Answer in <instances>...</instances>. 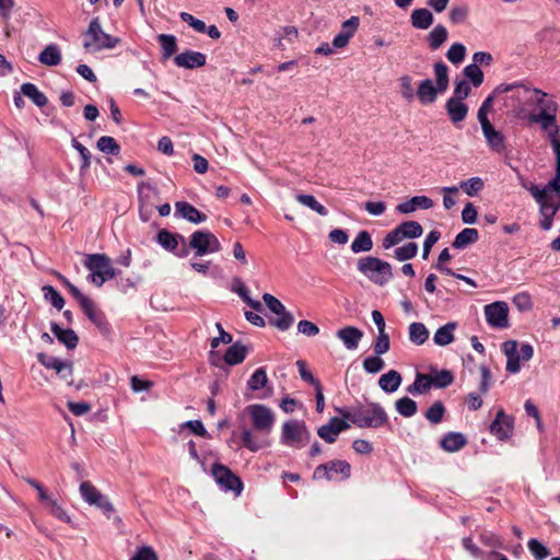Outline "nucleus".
I'll use <instances>...</instances> for the list:
<instances>
[{
	"instance_id": "6e6552de",
	"label": "nucleus",
	"mask_w": 560,
	"mask_h": 560,
	"mask_svg": "<svg viewBox=\"0 0 560 560\" xmlns=\"http://www.w3.org/2000/svg\"><path fill=\"white\" fill-rule=\"evenodd\" d=\"M189 247L196 250V256H203L221 250V244L217 236L209 231H196L191 234Z\"/></svg>"
},
{
	"instance_id": "a19ab883",
	"label": "nucleus",
	"mask_w": 560,
	"mask_h": 560,
	"mask_svg": "<svg viewBox=\"0 0 560 560\" xmlns=\"http://www.w3.org/2000/svg\"><path fill=\"white\" fill-rule=\"evenodd\" d=\"M295 199L299 203L312 209L322 217H326L328 214L327 209L312 195L298 194Z\"/></svg>"
},
{
	"instance_id": "c03bdc74",
	"label": "nucleus",
	"mask_w": 560,
	"mask_h": 560,
	"mask_svg": "<svg viewBox=\"0 0 560 560\" xmlns=\"http://www.w3.org/2000/svg\"><path fill=\"white\" fill-rule=\"evenodd\" d=\"M445 412L443 402L436 400L427 409L424 417L430 423L438 424L443 420Z\"/></svg>"
},
{
	"instance_id": "774afa93",
	"label": "nucleus",
	"mask_w": 560,
	"mask_h": 560,
	"mask_svg": "<svg viewBox=\"0 0 560 560\" xmlns=\"http://www.w3.org/2000/svg\"><path fill=\"white\" fill-rule=\"evenodd\" d=\"M129 560H159L156 552L149 546L140 547Z\"/></svg>"
},
{
	"instance_id": "c9c22d12",
	"label": "nucleus",
	"mask_w": 560,
	"mask_h": 560,
	"mask_svg": "<svg viewBox=\"0 0 560 560\" xmlns=\"http://www.w3.org/2000/svg\"><path fill=\"white\" fill-rule=\"evenodd\" d=\"M373 248L371 234L366 230L360 231L351 244L354 254L370 252Z\"/></svg>"
},
{
	"instance_id": "2eb2a0df",
	"label": "nucleus",
	"mask_w": 560,
	"mask_h": 560,
	"mask_svg": "<svg viewBox=\"0 0 560 560\" xmlns=\"http://www.w3.org/2000/svg\"><path fill=\"white\" fill-rule=\"evenodd\" d=\"M350 428L347 419L332 417L329 422L317 430V434L327 443H334L340 432Z\"/></svg>"
},
{
	"instance_id": "9b49d317",
	"label": "nucleus",
	"mask_w": 560,
	"mask_h": 560,
	"mask_svg": "<svg viewBox=\"0 0 560 560\" xmlns=\"http://www.w3.org/2000/svg\"><path fill=\"white\" fill-rule=\"evenodd\" d=\"M212 475L215 481L225 490L241 493L243 489L242 480L226 466L219 463L213 464Z\"/></svg>"
},
{
	"instance_id": "0e129e2a",
	"label": "nucleus",
	"mask_w": 560,
	"mask_h": 560,
	"mask_svg": "<svg viewBox=\"0 0 560 560\" xmlns=\"http://www.w3.org/2000/svg\"><path fill=\"white\" fill-rule=\"evenodd\" d=\"M559 197L558 202L552 201V196L547 198L546 200L539 202V211L542 217H555L557 211L560 209V192L556 194Z\"/></svg>"
},
{
	"instance_id": "423d86ee",
	"label": "nucleus",
	"mask_w": 560,
	"mask_h": 560,
	"mask_svg": "<svg viewBox=\"0 0 560 560\" xmlns=\"http://www.w3.org/2000/svg\"><path fill=\"white\" fill-rule=\"evenodd\" d=\"M244 413L250 417L253 428L262 433L269 434L275 424V415L272 410L261 404L248 405L244 409Z\"/></svg>"
},
{
	"instance_id": "f257e3e1",
	"label": "nucleus",
	"mask_w": 560,
	"mask_h": 560,
	"mask_svg": "<svg viewBox=\"0 0 560 560\" xmlns=\"http://www.w3.org/2000/svg\"><path fill=\"white\" fill-rule=\"evenodd\" d=\"M345 419L349 420L352 424L358 428H380L384 425L388 417L384 408L376 402H370L366 409L355 408L351 412L341 411Z\"/></svg>"
},
{
	"instance_id": "bf43d9fd",
	"label": "nucleus",
	"mask_w": 560,
	"mask_h": 560,
	"mask_svg": "<svg viewBox=\"0 0 560 560\" xmlns=\"http://www.w3.org/2000/svg\"><path fill=\"white\" fill-rule=\"evenodd\" d=\"M468 13L469 9L466 4L454 5L448 13V18L453 24L458 25L466 22Z\"/></svg>"
},
{
	"instance_id": "393cba45",
	"label": "nucleus",
	"mask_w": 560,
	"mask_h": 560,
	"mask_svg": "<svg viewBox=\"0 0 560 560\" xmlns=\"http://www.w3.org/2000/svg\"><path fill=\"white\" fill-rule=\"evenodd\" d=\"M410 21L415 28L427 30L433 24L434 16L430 10L420 8L411 12Z\"/></svg>"
},
{
	"instance_id": "7ed1b4c3",
	"label": "nucleus",
	"mask_w": 560,
	"mask_h": 560,
	"mask_svg": "<svg viewBox=\"0 0 560 560\" xmlns=\"http://www.w3.org/2000/svg\"><path fill=\"white\" fill-rule=\"evenodd\" d=\"M357 267L362 275L380 287L388 283L394 276L390 264L374 256L359 258Z\"/></svg>"
},
{
	"instance_id": "4be33fe9",
	"label": "nucleus",
	"mask_w": 560,
	"mask_h": 560,
	"mask_svg": "<svg viewBox=\"0 0 560 560\" xmlns=\"http://www.w3.org/2000/svg\"><path fill=\"white\" fill-rule=\"evenodd\" d=\"M445 110L450 120L456 125L466 118L468 114V106L463 101L448 98L445 103Z\"/></svg>"
},
{
	"instance_id": "1a4fd4ad",
	"label": "nucleus",
	"mask_w": 560,
	"mask_h": 560,
	"mask_svg": "<svg viewBox=\"0 0 560 560\" xmlns=\"http://www.w3.org/2000/svg\"><path fill=\"white\" fill-rule=\"evenodd\" d=\"M262 300L273 314L279 315L278 318L270 320V324L281 331L288 330L294 323L293 315L288 312L284 305L272 294L265 293Z\"/></svg>"
},
{
	"instance_id": "338daca9",
	"label": "nucleus",
	"mask_w": 560,
	"mask_h": 560,
	"mask_svg": "<svg viewBox=\"0 0 560 560\" xmlns=\"http://www.w3.org/2000/svg\"><path fill=\"white\" fill-rule=\"evenodd\" d=\"M390 348L389 336L385 332H380L374 345L373 350L376 355L385 354Z\"/></svg>"
},
{
	"instance_id": "f3484780",
	"label": "nucleus",
	"mask_w": 560,
	"mask_h": 560,
	"mask_svg": "<svg viewBox=\"0 0 560 560\" xmlns=\"http://www.w3.org/2000/svg\"><path fill=\"white\" fill-rule=\"evenodd\" d=\"M444 92V90H439V85L434 84L431 79H424L420 81L416 95L422 105H429L434 103L438 95Z\"/></svg>"
},
{
	"instance_id": "603ef678",
	"label": "nucleus",
	"mask_w": 560,
	"mask_h": 560,
	"mask_svg": "<svg viewBox=\"0 0 560 560\" xmlns=\"http://www.w3.org/2000/svg\"><path fill=\"white\" fill-rule=\"evenodd\" d=\"M268 382L267 373L265 368L257 369L247 381V387L250 390H258L266 386Z\"/></svg>"
},
{
	"instance_id": "39448f33",
	"label": "nucleus",
	"mask_w": 560,
	"mask_h": 560,
	"mask_svg": "<svg viewBox=\"0 0 560 560\" xmlns=\"http://www.w3.org/2000/svg\"><path fill=\"white\" fill-rule=\"evenodd\" d=\"M311 440V432L304 421L289 420L282 424L281 442L284 445L302 448Z\"/></svg>"
},
{
	"instance_id": "e433bc0d",
	"label": "nucleus",
	"mask_w": 560,
	"mask_h": 560,
	"mask_svg": "<svg viewBox=\"0 0 560 560\" xmlns=\"http://www.w3.org/2000/svg\"><path fill=\"white\" fill-rule=\"evenodd\" d=\"M409 340L421 346L429 339V330L422 323H411L408 328Z\"/></svg>"
},
{
	"instance_id": "2f4dec72",
	"label": "nucleus",
	"mask_w": 560,
	"mask_h": 560,
	"mask_svg": "<svg viewBox=\"0 0 560 560\" xmlns=\"http://www.w3.org/2000/svg\"><path fill=\"white\" fill-rule=\"evenodd\" d=\"M448 38V32L442 24H438L428 34L427 42L431 50H438Z\"/></svg>"
},
{
	"instance_id": "cd10ccee",
	"label": "nucleus",
	"mask_w": 560,
	"mask_h": 560,
	"mask_svg": "<svg viewBox=\"0 0 560 560\" xmlns=\"http://www.w3.org/2000/svg\"><path fill=\"white\" fill-rule=\"evenodd\" d=\"M456 327L457 324L455 322H450L444 326L440 327L433 336L434 343L441 347L452 343L455 339L454 330L456 329Z\"/></svg>"
},
{
	"instance_id": "e2e57ef3",
	"label": "nucleus",
	"mask_w": 560,
	"mask_h": 560,
	"mask_svg": "<svg viewBox=\"0 0 560 560\" xmlns=\"http://www.w3.org/2000/svg\"><path fill=\"white\" fill-rule=\"evenodd\" d=\"M453 96L451 98L456 101H463L467 98L471 92V86L466 80H455L454 82Z\"/></svg>"
},
{
	"instance_id": "0eeeda50",
	"label": "nucleus",
	"mask_w": 560,
	"mask_h": 560,
	"mask_svg": "<svg viewBox=\"0 0 560 560\" xmlns=\"http://www.w3.org/2000/svg\"><path fill=\"white\" fill-rule=\"evenodd\" d=\"M351 476V466L348 462L341 459L330 460L326 464L318 465L314 472L313 479L320 480H347Z\"/></svg>"
},
{
	"instance_id": "de8ad7c7",
	"label": "nucleus",
	"mask_w": 560,
	"mask_h": 560,
	"mask_svg": "<svg viewBox=\"0 0 560 560\" xmlns=\"http://www.w3.org/2000/svg\"><path fill=\"white\" fill-rule=\"evenodd\" d=\"M397 412L406 418H410L417 413L418 406L415 400L409 397H402L395 402Z\"/></svg>"
},
{
	"instance_id": "052dcab7",
	"label": "nucleus",
	"mask_w": 560,
	"mask_h": 560,
	"mask_svg": "<svg viewBox=\"0 0 560 560\" xmlns=\"http://www.w3.org/2000/svg\"><path fill=\"white\" fill-rule=\"evenodd\" d=\"M385 366L384 360L381 355L368 357L363 360V369L366 373L376 374L381 372Z\"/></svg>"
},
{
	"instance_id": "5701e85b",
	"label": "nucleus",
	"mask_w": 560,
	"mask_h": 560,
	"mask_svg": "<svg viewBox=\"0 0 560 560\" xmlns=\"http://www.w3.org/2000/svg\"><path fill=\"white\" fill-rule=\"evenodd\" d=\"M50 329L59 342L68 349H74L78 346L79 337L73 329H63L57 323H51Z\"/></svg>"
},
{
	"instance_id": "864d4df0",
	"label": "nucleus",
	"mask_w": 560,
	"mask_h": 560,
	"mask_svg": "<svg viewBox=\"0 0 560 560\" xmlns=\"http://www.w3.org/2000/svg\"><path fill=\"white\" fill-rule=\"evenodd\" d=\"M431 386L436 388H445L450 386L454 382V375L448 370H442L435 373V375H430Z\"/></svg>"
},
{
	"instance_id": "4468645a",
	"label": "nucleus",
	"mask_w": 560,
	"mask_h": 560,
	"mask_svg": "<svg viewBox=\"0 0 560 560\" xmlns=\"http://www.w3.org/2000/svg\"><path fill=\"white\" fill-rule=\"evenodd\" d=\"M514 421L513 418L500 409L493 422L490 424V432L499 440H506L512 435Z\"/></svg>"
},
{
	"instance_id": "c85d7f7f",
	"label": "nucleus",
	"mask_w": 560,
	"mask_h": 560,
	"mask_svg": "<svg viewBox=\"0 0 560 560\" xmlns=\"http://www.w3.org/2000/svg\"><path fill=\"white\" fill-rule=\"evenodd\" d=\"M552 183H553V178L548 184H546L544 187L533 184L528 188V191L534 197V199L536 200L537 203L546 200L547 198L552 196V194L560 192V182H558L557 187L550 186Z\"/></svg>"
},
{
	"instance_id": "dca6fc26",
	"label": "nucleus",
	"mask_w": 560,
	"mask_h": 560,
	"mask_svg": "<svg viewBox=\"0 0 560 560\" xmlns=\"http://www.w3.org/2000/svg\"><path fill=\"white\" fill-rule=\"evenodd\" d=\"M207 57L205 54L194 50H186L174 57V62L179 68L195 69L206 65Z\"/></svg>"
},
{
	"instance_id": "680f3d73",
	"label": "nucleus",
	"mask_w": 560,
	"mask_h": 560,
	"mask_svg": "<svg viewBox=\"0 0 560 560\" xmlns=\"http://www.w3.org/2000/svg\"><path fill=\"white\" fill-rule=\"evenodd\" d=\"M44 296L48 300L54 307L61 310L65 305V299L61 294L51 285L43 287Z\"/></svg>"
},
{
	"instance_id": "7c9ffc66",
	"label": "nucleus",
	"mask_w": 560,
	"mask_h": 560,
	"mask_svg": "<svg viewBox=\"0 0 560 560\" xmlns=\"http://www.w3.org/2000/svg\"><path fill=\"white\" fill-rule=\"evenodd\" d=\"M21 94L28 97L38 107H44L48 103L47 96L30 82L21 85Z\"/></svg>"
},
{
	"instance_id": "4c0bfd02",
	"label": "nucleus",
	"mask_w": 560,
	"mask_h": 560,
	"mask_svg": "<svg viewBox=\"0 0 560 560\" xmlns=\"http://www.w3.org/2000/svg\"><path fill=\"white\" fill-rule=\"evenodd\" d=\"M158 40L161 44L163 60L170 59L177 51L178 46L174 35L160 34Z\"/></svg>"
},
{
	"instance_id": "aec40b11",
	"label": "nucleus",
	"mask_w": 560,
	"mask_h": 560,
	"mask_svg": "<svg viewBox=\"0 0 560 560\" xmlns=\"http://www.w3.org/2000/svg\"><path fill=\"white\" fill-rule=\"evenodd\" d=\"M175 214L186 219L190 223L199 224L207 220V215L187 201L175 203Z\"/></svg>"
},
{
	"instance_id": "20e7f679",
	"label": "nucleus",
	"mask_w": 560,
	"mask_h": 560,
	"mask_svg": "<svg viewBox=\"0 0 560 560\" xmlns=\"http://www.w3.org/2000/svg\"><path fill=\"white\" fill-rule=\"evenodd\" d=\"M120 39L105 33L102 28L100 18H94L83 34V47L86 51H101L114 48Z\"/></svg>"
},
{
	"instance_id": "8fccbe9b",
	"label": "nucleus",
	"mask_w": 560,
	"mask_h": 560,
	"mask_svg": "<svg viewBox=\"0 0 560 560\" xmlns=\"http://www.w3.org/2000/svg\"><path fill=\"white\" fill-rule=\"evenodd\" d=\"M243 446L252 452H257L265 446V443L259 441L250 429L244 428L242 431Z\"/></svg>"
},
{
	"instance_id": "f8f14e48",
	"label": "nucleus",
	"mask_w": 560,
	"mask_h": 560,
	"mask_svg": "<svg viewBox=\"0 0 560 560\" xmlns=\"http://www.w3.org/2000/svg\"><path fill=\"white\" fill-rule=\"evenodd\" d=\"M528 120L530 122L539 124L540 128L547 132L551 148L553 147V143H557L560 140V127L557 124L556 114H530L528 116Z\"/></svg>"
},
{
	"instance_id": "f704fd0d",
	"label": "nucleus",
	"mask_w": 560,
	"mask_h": 560,
	"mask_svg": "<svg viewBox=\"0 0 560 560\" xmlns=\"http://www.w3.org/2000/svg\"><path fill=\"white\" fill-rule=\"evenodd\" d=\"M482 132L487 143L493 151L502 152L505 149L504 136L500 131L495 130L492 125L486 127Z\"/></svg>"
},
{
	"instance_id": "a211bd4d",
	"label": "nucleus",
	"mask_w": 560,
	"mask_h": 560,
	"mask_svg": "<svg viewBox=\"0 0 560 560\" xmlns=\"http://www.w3.org/2000/svg\"><path fill=\"white\" fill-rule=\"evenodd\" d=\"M336 336L348 350H355L363 338V331L354 326H346L337 330Z\"/></svg>"
},
{
	"instance_id": "9d476101",
	"label": "nucleus",
	"mask_w": 560,
	"mask_h": 560,
	"mask_svg": "<svg viewBox=\"0 0 560 560\" xmlns=\"http://www.w3.org/2000/svg\"><path fill=\"white\" fill-rule=\"evenodd\" d=\"M139 215L143 222H148L153 212L152 199L159 196L156 187L150 183L141 182L138 185Z\"/></svg>"
},
{
	"instance_id": "6ab92c4d",
	"label": "nucleus",
	"mask_w": 560,
	"mask_h": 560,
	"mask_svg": "<svg viewBox=\"0 0 560 560\" xmlns=\"http://www.w3.org/2000/svg\"><path fill=\"white\" fill-rule=\"evenodd\" d=\"M88 318L98 328L103 335L109 334V324L103 312L97 310L92 300L81 306Z\"/></svg>"
},
{
	"instance_id": "79ce46f5",
	"label": "nucleus",
	"mask_w": 560,
	"mask_h": 560,
	"mask_svg": "<svg viewBox=\"0 0 560 560\" xmlns=\"http://www.w3.org/2000/svg\"><path fill=\"white\" fill-rule=\"evenodd\" d=\"M80 493L83 500L90 505L98 503L103 494L89 481H83L80 485Z\"/></svg>"
},
{
	"instance_id": "58836bf2",
	"label": "nucleus",
	"mask_w": 560,
	"mask_h": 560,
	"mask_svg": "<svg viewBox=\"0 0 560 560\" xmlns=\"http://www.w3.org/2000/svg\"><path fill=\"white\" fill-rule=\"evenodd\" d=\"M37 360L45 368L55 370L57 373H62L65 370L70 371V362L61 361L56 357H49L44 352L37 354Z\"/></svg>"
},
{
	"instance_id": "a18cd8bd",
	"label": "nucleus",
	"mask_w": 560,
	"mask_h": 560,
	"mask_svg": "<svg viewBox=\"0 0 560 560\" xmlns=\"http://www.w3.org/2000/svg\"><path fill=\"white\" fill-rule=\"evenodd\" d=\"M431 387L430 374L417 373L413 384L408 387V392L421 395L428 393Z\"/></svg>"
},
{
	"instance_id": "c756f323",
	"label": "nucleus",
	"mask_w": 560,
	"mask_h": 560,
	"mask_svg": "<svg viewBox=\"0 0 560 560\" xmlns=\"http://www.w3.org/2000/svg\"><path fill=\"white\" fill-rule=\"evenodd\" d=\"M401 375L395 370H390L383 374L378 380L380 387L386 393L396 392L401 384Z\"/></svg>"
},
{
	"instance_id": "3c124183",
	"label": "nucleus",
	"mask_w": 560,
	"mask_h": 560,
	"mask_svg": "<svg viewBox=\"0 0 560 560\" xmlns=\"http://www.w3.org/2000/svg\"><path fill=\"white\" fill-rule=\"evenodd\" d=\"M463 74L465 75L466 79H468L471 82V84L475 88L480 86L482 84V82H483V79H485L483 72L479 68V66L472 65V63L467 65L464 68Z\"/></svg>"
},
{
	"instance_id": "f03ea898",
	"label": "nucleus",
	"mask_w": 560,
	"mask_h": 560,
	"mask_svg": "<svg viewBox=\"0 0 560 560\" xmlns=\"http://www.w3.org/2000/svg\"><path fill=\"white\" fill-rule=\"evenodd\" d=\"M83 265L90 270L88 279L97 288L117 275L110 258L105 254H88Z\"/></svg>"
},
{
	"instance_id": "ea45409f",
	"label": "nucleus",
	"mask_w": 560,
	"mask_h": 560,
	"mask_svg": "<svg viewBox=\"0 0 560 560\" xmlns=\"http://www.w3.org/2000/svg\"><path fill=\"white\" fill-rule=\"evenodd\" d=\"M178 238L182 240V242H185L184 236L173 234L168 232L167 230H161L158 233L156 240L158 243L165 248L166 250L174 252L178 246Z\"/></svg>"
},
{
	"instance_id": "4d7b16f0",
	"label": "nucleus",
	"mask_w": 560,
	"mask_h": 560,
	"mask_svg": "<svg viewBox=\"0 0 560 560\" xmlns=\"http://www.w3.org/2000/svg\"><path fill=\"white\" fill-rule=\"evenodd\" d=\"M71 145L79 152L81 156L80 172H86L91 165V152L75 138L72 139Z\"/></svg>"
},
{
	"instance_id": "b1692460",
	"label": "nucleus",
	"mask_w": 560,
	"mask_h": 560,
	"mask_svg": "<svg viewBox=\"0 0 560 560\" xmlns=\"http://www.w3.org/2000/svg\"><path fill=\"white\" fill-rule=\"evenodd\" d=\"M433 207V201L427 196H415L408 201L401 202L397 206L396 210L399 213H411L416 211L417 208L429 209Z\"/></svg>"
},
{
	"instance_id": "09e8293b",
	"label": "nucleus",
	"mask_w": 560,
	"mask_h": 560,
	"mask_svg": "<svg viewBox=\"0 0 560 560\" xmlns=\"http://www.w3.org/2000/svg\"><path fill=\"white\" fill-rule=\"evenodd\" d=\"M96 148L100 151L112 155H118L120 152V145L113 137L109 136H102L96 142Z\"/></svg>"
},
{
	"instance_id": "5fc2aeb1",
	"label": "nucleus",
	"mask_w": 560,
	"mask_h": 560,
	"mask_svg": "<svg viewBox=\"0 0 560 560\" xmlns=\"http://www.w3.org/2000/svg\"><path fill=\"white\" fill-rule=\"evenodd\" d=\"M418 253L417 243L410 242L394 250V257L399 261L412 259Z\"/></svg>"
},
{
	"instance_id": "a878e982",
	"label": "nucleus",
	"mask_w": 560,
	"mask_h": 560,
	"mask_svg": "<svg viewBox=\"0 0 560 560\" xmlns=\"http://www.w3.org/2000/svg\"><path fill=\"white\" fill-rule=\"evenodd\" d=\"M533 92L536 95L535 102L539 107L538 114H557L558 103L551 96L538 89H534Z\"/></svg>"
},
{
	"instance_id": "49530a36",
	"label": "nucleus",
	"mask_w": 560,
	"mask_h": 560,
	"mask_svg": "<svg viewBox=\"0 0 560 560\" xmlns=\"http://www.w3.org/2000/svg\"><path fill=\"white\" fill-rule=\"evenodd\" d=\"M398 229L405 238H417L423 233L421 224L417 221H405L398 225Z\"/></svg>"
},
{
	"instance_id": "473e14b6",
	"label": "nucleus",
	"mask_w": 560,
	"mask_h": 560,
	"mask_svg": "<svg viewBox=\"0 0 560 560\" xmlns=\"http://www.w3.org/2000/svg\"><path fill=\"white\" fill-rule=\"evenodd\" d=\"M478 237L479 233L476 229L466 228L455 236L452 246L457 249H463L466 246L476 243Z\"/></svg>"
},
{
	"instance_id": "69168bd1",
	"label": "nucleus",
	"mask_w": 560,
	"mask_h": 560,
	"mask_svg": "<svg viewBox=\"0 0 560 560\" xmlns=\"http://www.w3.org/2000/svg\"><path fill=\"white\" fill-rule=\"evenodd\" d=\"M528 549L537 560H544L549 556V550L539 540L532 538L529 539Z\"/></svg>"
},
{
	"instance_id": "13d9d810",
	"label": "nucleus",
	"mask_w": 560,
	"mask_h": 560,
	"mask_svg": "<svg viewBox=\"0 0 560 560\" xmlns=\"http://www.w3.org/2000/svg\"><path fill=\"white\" fill-rule=\"evenodd\" d=\"M485 184L480 177H471L459 184V187L470 197L478 195L482 190Z\"/></svg>"
},
{
	"instance_id": "6e6d98bb",
	"label": "nucleus",
	"mask_w": 560,
	"mask_h": 560,
	"mask_svg": "<svg viewBox=\"0 0 560 560\" xmlns=\"http://www.w3.org/2000/svg\"><path fill=\"white\" fill-rule=\"evenodd\" d=\"M466 57V47L462 43H454L451 45L446 52V58L450 62L458 65L464 61Z\"/></svg>"
},
{
	"instance_id": "bb28decb",
	"label": "nucleus",
	"mask_w": 560,
	"mask_h": 560,
	"mask_svg": "<svg viewBox=\"0 0 560 560\" xmlns=\"http://www.w3.org/2000/svg\"><path fill=\"white\" fill-rule=\"evenodd\" d=\"M247 354V347L236 341L230 346L224 354V361L229 365H237L242 363Z\"/></svg>"
},
{
	"instance_id": "37998d69",
	"label": "nucleus",
	"mask_w": 560,
	"mask_h": 560,
	"mask_svg": "<svg viewBox=\"0 0 560 560\" xmlns=\"http://www.w3.org/2000/svg\"><path fill=\"white\" fill-rule=\"evenodd\" d=\"M433 70L436 81L435 84L439 85V90L446 91L450 83L448 67L442 60H440L433 65Z\"/></svg>"
},
{
	"instance_id": "ddd939ff",
	"label": "nucleus",
	"mask_w": 560,
	"mask_h": 560,
	"mask_svg": "<svg viewBox=\"0 0 560 560\" xmlns=\"http://www.w3.org/2000/svg\"><path fill=\"white\" fill-rule=\"evenodd\" d=\"M485 315L490 326L506 328L509 326V306L505 302H493L485 306Z\"/></svg>"
},
{
	"instance_id": "72a5a7b5",
	"label": "nucleus",
	"mask_w": 560,
	"mask_h": 560,
	"mask_svg": "<svg viewBox=\"0 0 560 560\" xmlns=\"http://www.w3.org/2000/svg\"><path fill=\"white\" fill-rule=\"evenodd\" d=\"M38 61L45 66H57L61 61V51L55 44H50L44 48L38 56Z\"/></svg>"
},
{
	"instance_id": "412c9836",
	"label": "nucleus",
	"mask_w": 560,
	"mask_h": 560,
	"mask_svg": "<svg viewBox=\"0 0 560 560\" xmlns=\"http://www.w3.org/2000/svg\"><path fill=\"white\" fill-rule=\"evenodd\" d=\"M466 444V436L459 432H447L440 441L441 448L448 453L458 452Z\"/></svg>"
}]
</instances>
